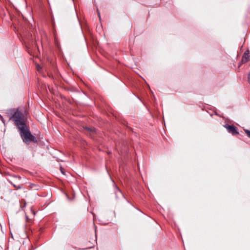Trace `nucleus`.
I'll return each instance as SVG.
<instances>
[{"label":"nucleus","mask_w":250,"mask_h":250,"mask_svg":"<svg viewBox=\"0 0 250 250\" xmlns=\"http://www.w3.org/2000/svg\"><path fill=\"white\" fill-rule=\"evenodd\" d=\"M21 131V136L23 142L29 143L31 141H34L35 137L29 131L28 127L26 125H23V127L19 128Z\"/></svg>","instance_id":"f257e3e1"},{"label":"nucleus","mask_w":250,"mask_h":250,"mask_svg":"<svg viewBox=\"0 0 250 250\" xmlns=\"http://www.w3.org/2000/svg\"><path fill=\"white\" fill-rule=\"evenodd\" d=\"M12 119L18 128H22L23 125H25L23 120V115L20 111H17L15 112L12 117Z\"/></svg>","instance_id":"f03ea898"},{"label":"nucleus","mask_w":250,"mask_h":250,"mask_svg":"<svg viewBox=\"0 0 250 250\" xmlns=\"http://www.w3.org/2000/svg\"><path fill=\"white\" fill-rule=\"evenodd\" d=\"M228 131L232 133L233 135L238 134V132L237 131V128L234 125H225L224 126Z\"/></svg>","instance_id":"7ed1b4c3"},{"label":"nucleus","mask_w":250,"mask_h":250,"mask_svg":"<svg viewBox=\"0 0 250 250\" xmlns=\"http://www.w3.org/2000/svg\"><path fill=\"white\" fill-rule=\"evenodd\" d=\"M250 59V56L249 55V51H247L245 52L242 59L243 63H246L248 62Z\"/></svg>","instance_id":"20e7f679"},{"label":"nucleus","mask_w":250,"mask_h":250,"mask_svg":"<svg viewBox=\"0 0 250 250\" xmlns=\"http://www.w3.org/2000/svg\"><path fill=\"white\" fill-rule=\"evenodd\" d=\"M85 129L91 132H95L96 131V129L94 128H90L88 127H86Z\"/></svg>","instance_id":"39448f33"},{"label":"nucleus","mask_w":250,"mask_h":250,"mask_svg":"<svg viewBox=\"0 0 250 250\" xmlns=\"http://www.w3.org/2000/svg\"><path fill=\"white\" fill-rule=\"evenodd\" d=\"M245 131L246 133V134H247V135L250 138V131H249L247 129H246V130H245Z\"/></svg>","instance_id":"423d86ee"},{"label":"nucleus","mask_w":250,"mask_h":250,"mask_svg":"<svg viewBox=\"0 0 250 250\" xmlns=\"http://www.w3.org/2000/svg\"><path fill=\"white\" fill-rule=\"evenodd\" d=\"M248 81L249 83H250V72L249 73V75H248Z\"/></svg>","instance_id":"0eeeda50"},{"label":"nucleus","mask_w":250,"mask_h":250,"mask_svg":"<svg viewBox=\"0 0 250 250\" xmlns=\"http://www.w3.org/2000/svg\"><path fill=\"white\" fill-rule=\"evenodd\" d=\"M61 170L62 171V173L64 174V173L62 167H61Z\"/></svg>","instance_id":"6e6552de"},{"label":"nucleus","mask_w":250,"mask_h":250,"mask_svg":"<svg viewBox=\"0 0 250 250\" xmlns=\"http://www.w3.org/2000/svg\"><path fill=\"white\" fill-rule=\"evenodd\" d=\"M37 68H38V71H40L41 67L39 66V65H37Z\"/></svg>","instance_id":"1a4fd4ad"},{"label":"nucleus","mask_w":250,"mask_h":250,"mask_svg":"<svg viewBox=\"0 0 250 250\" xmlns=\"http://www.w3.org/2000/svg\"><path fill=\"white\" fill-rule=\"evenodd\" d=\"M98 15H99V18H100V14H99V13H98Z\"/></svg>","instance_id":"9d476101"}]
</instances>
